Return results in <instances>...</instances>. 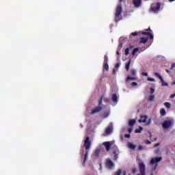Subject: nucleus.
<instances>
[{
	"label": "nucleus",
	"mask_w": 175,
	"mask_h": 175,
	"mask_svg": "<svg viewBox=\"0 0 175 175\" xmlns=\"http://www.w3.org/2000/svg\"><path fill=\"white\" fill-rule=\"evenodd\" d=\"M142 35H145V36H150V39H154V35L151 33L142 32Z\"/></svg>",
	"instance_id": "obj_18"
},
{
	"label": "nucleus",
	"mask_w": 175,
	"mask_h": 175,
	"mask_svg": "<svg viewBox=\"0 0 175 175\" xmlns=\"http://www.w3.org/2000/svg\"><path fill=\"white\" fill-rule=\"evenodd\" d=\"M146 143H147V144H151V142H150V141H146Z\"/></svg>",
	"instance_id": "obj_41"
},
{
	"label": "nucleus",
	"mask_w": 175,
	"mask_h": 175,
	"mask_svg": "<svg viewBox=\"0 0 175 175\" xmlns=\"http://www.w3.org/2000/svg\"><path fill=\"white\" fill-rule=\"evenodd\" d=\"M138 122L141 123L142 122L143 124H145V125H150V124H151V119L148 118L147 116H141Z\"/></svg>",
	"instance_id": "obj_3"
},
{
	"label": "nucleus",
	"mask_w": 175,
	"mask_h": 175,
	"mask_svg": "<svg viewBox=\"0 0 175 175\" xmlns=\"http://www.w3.org/2000/svg\"><path fill=\"white\" fill-rule=\"evenodd\" d=\"M154 98H155V96H154V95H150L149 97H148V100L150 101V102H152V100H154Z\"/></svg>",
	"instance_id": "obj_26"
},
{
	"label": "nucleus",
	"mask_w": 175,
	"mask_h": 175,
	"mask_svg": "<svg viewBox=\"0 0 175 175\" xmlns=\"http://www.w3.org/2000/svg\"><path fill=\"white\" fill-rule=\"evenodd\" d=\"M140 50V48H135L133 49V54H136Z\"/></svg>",
	"instance_id": "obj_28"
},
{
	"label": "nucleus",
	"mask_w": 175,
	"mask_h": 175,
	"mask_svg": "<svg viewBox=\"0 0 175 175\" xmlns=\"http://www.w3.org/2000/svg\"><path fill=\"white\" fill-rule=\"evenodd\" d=\"M142 76H145L146 77H148V72H143L142 73Z\"/></svg>",
	"instance_id": "obj_33"
},
{
	"label": "nucleus",
	"mask_w": 175,
	"mask_h": 175,
	"mask_svg": "<svg viewBox=\"0 0 175 175\" xmlns=\"http://www.w3.org/2000/svg\"><path fill=\"white\" fill-rule=\"evenodd\" d=\"M147 40H148V37H142L140 39V43H143L144 44L147 43Z\"/></svg>",
	"instance_id": "obj_17"
},
{
	"label": "nucleus",
	"mask_w": 175,
	"mask_h": 175,
	"mask_svg": "<svg viewBox=\"0 0 175 175\" xmlns=\"http://www.w3.org/2000/svg\"><path fill=\"white\" fill-rule=\"evenodd\" d=\"M116 53L118 54V55H120V52L117 51Z\"/></svg>",
	"instance_id": "obj_45"
},
{
	"label": "nucleus",
	"mask_w": 175,
	"mask_h": 175,
	"mask_svg": "<svg viewBox=\"0 0 175 175\" xmlns=\"http://www.w3.org/2000/svg\"><path fill=\"white\" fill-rule=\"evenodd\" d=\"M120 66H121V63H118L116 66H115V68L113 70V73L114 75H116V73H117V70H118V68H120Z\"/></svg>",
	"instance_id": "obj_16"
},
{
	"label": "nucleus",
	"mask_w": 175,
	"mask_h": 175,
	"mask_svg": "<svg viewBox=\"0 0 175 175\" xmlns=\"http://www.w3.org/2000/svg\"><path fill=\"white\" fill-rule=\"evenodd\" d=\"M131 85H132L133 87H136V86L137 85V83H136V82H133V83H131Z\"/></svg>",
	"instance_id": "obj_34"
},
{
	"label": "nucleus",
	"mask_w": 175,
	"mask_h": 175,
	"mask_svg": "<svg viewBox=\"0 0 175 175\" xmlns=\"http://www.w3.org/2000/svg\"><path fill=\"white\" fill-rule=\"evenodd\" d=\"M147 81H150L151 83H155V79L150 77H147Z\"/></svg>",
	"instance_id": "obj_24"
},
{
	"label": "nucleus",
	"mask_w": 175,
	"mask_h": 175,
	"mask_svg": "<svg viewBox=\"0 0 175 175\" xmlns=\"http://www.w3.org/2000/svg\"><path fill=\"white\" fill-rule=\"evenodd\" d=\"M137 35V32H133L130 36V39H132V36H136Z\"/></svg>",
	"instance_id": "obj_29"
},
{
	"label": "nucleus",
	"mask_w": 175,
	"mask_h": 175,
	"mask_svg": "<svg viewBox=\"0 0 175 175\" xmlns=\"http://www.w3.org/2000/svg\"><path fill=\"white\" fill-rule=\"evenodd\" d=\"M100 152V150L97 148L96 150H95V155H99V153Z\"/></svg>",
	"instance_id": "obj_30"
},
{
	"label": "nucleus",
	"mask_w": 175,
	"mask_h": 175,
	"mask_svg": "<svg viewBox=\"0 0 175 175\" xmlns=\"http://www.w3.org/2000/svg\"><path fill=\"white\" fill-rule=\"evenodd\" d=\"M135 170H133V173H135Z\"/></svg>",
	"instance_id": "obj_49"
},
{
	"label": "nucleus",
	"mask_w": 175,
	"mask_h": 175,
	"mask_svg": "<svg viewBox=\"0 0 175 175\" xmlns=\"http://www.w3.org/2000/svg\"><path fill=\"white\" fill-rule=\"evenodd\" d=\"M162 160L161 157H154L150 161V165L154 166V170L157 169V166H158V162H161Z\"/></svg>",
	"instance_id": "obj_5"
},
{
	"label": "nucleus",
	"mask_w": 175,
	"mask_h": 175,
	"mask_svg": "<svg viewBox=\"0 0 175 175\" xmlns=\"http://www.w3.org/2000/svg\"><path fill=\"white\" fill-rule=\"evenodd\" d=\"M121 12H122V7H121V5H118L115 14V18L116 21H120V20L122 18V16H121Z\"/></svg>",
	"instance_id": "obj_2"
},
{
	"label": "nucleus",
	"mask_w": 175,
	"mask_h": 175,
	"mask_svg": "<svg viewBox=\"0 0 175 175\" xmlns=\"http://www.w3.org/2000/svg\"><path fill=\"white\" fill-rule=\"evenodd\" d=\"M104 69L105 70H109V64H107V56L104 57Z\"/></svg>",
	"instance_id": "obj_12"
},
{
	"label": "nucleus",
	"mask_w": 175,
	"mask_h": 175,
	"mask_svg": "<svg viewBox=\"0 0 175 175\" xmlns=\"http://www.w3.org/2000/svg\"><path fill=\"white\" fill-rule=\"evenodd\" d=\"M159 8H161V5H159V3H154L151 5L150 10H152V12H154V13H157V12L159 10Z\"/></svg>",
	"instance_id": "obj_7"
},
{
	"label": "nucleus",
	"mask_w": 175,
	"mask_h": 175,
	"mask_svg": "<svg viewBox=\"0 0 175 175\" xmlns=\"http://www.w3.org/2000/svg\"><path fill=\"white\" fill-rule=\"evenodd\" d=\"M111 99L114 102L115 105H117V103L118 102V97L117 96V94H113L111 96Z\"/></svg>",
	"instance_id": "obj_14"
},
{
	"label": "nucleus",
	"mask_w": 175,
	"mask_h": 175,
	"mask_svg": "<svg viewBox=\"0 0 175 175\" xmlns=\"http://www.w3.org/2000/svg\"><path fill=\"white\" fill-rule=\"evenodd\" d=\"M136 75H137L136 70H131L130 75L127 77L126 81H135V80H136Z\"/></svg>",
	"instance_id": "obj_1"
},
{
	"label": "nucleus",
	"mask_w": 175,
	"mask_h": 175,
	"mask_svg": "<svg viewBox=\"0 0 175 175\" xmlns=\"http://www.w3.org/2000/svg\"><path fill=\"white\" fill-rule=\"evenodd\" d=\"M124 54L128 55L129 54V49L126 48L124 51Z\"/></svg>",
	"instance_id": "obj_32"
},
{
	"label": "nucleus",
	"mask_w": 175,
	"mask_h": 175,
	"mask_svg": "<svg viewBox=\"0 0 175 175\" xmlns=\"http://www.w3.org/2000/svg\"><path fill=\"white\" fill-rule=\"evenodd\" d=\"M143 131V127L139 126L138 129H135V133H141Z\"/></svg>",
	"instance_id": "obj_23"
},
{
	"label": "nucleus",
	"mask_w": 175,
	"mask_h": 175,
	"mask_svg": "<svg viewBox=\"0 0 175 175\" xmlns=\"http://www.w3.org/2000/svg\"><path fill=\"white\" fill-rule=\"evenodd\" d=\"M129 66H131V60L126 64L125 68L126 70H129Z\"/></svg>",
	"instance_id": "obj_27"
},
{
	"label": "nucleus",
	"mask_w": 175,
	"mask_h": 175,
	"mask_svg": "<svg viewBox=\"0 0 175 175\" xmlns=\"http://www.w3.org/2000/svg\"><path fill=\"white\" fill-rule=\"evenodd\" d=\"M136 122V120H131L129 122V126H133L135 125V123Z\"/></svg>",
	"instance_id": "obj_22"
},
{
	"label": "nucleus",
	"mask_w": 175,
	"mask_h": 175,
	"mask_svg": "<svg viewBox=\"0 0 175 175\" xmlns=\"http://www.w3.org/2000/svg\"><path fill=\"white\" fill-rule=\"evenodd\" d=\"M154 75L156 77H158V78L159 79V80H160L161 82V85H162L163 87H167V85H169L167 84V83H166V82L165 81V79H163V77H162L161 76V73H159V72H154Z\"/></svg>",
	"instance_id": "obj_6"
},
{
	"label": "nucleus",
	"mask_w": 175,
	"mask_h": 175,
	"mask_svg": "<svg viewBox=\"0 0 175 175\" xmlns=\"http://www.w3.org/2000/svg\"><path fill=\"white\" fill-rule=\"evenodd\" d=\"M138 150H143V146H139L138 148Z\"/></svg>",
	"instance_id": "obj_39"
},
{
	"label": "nucleus",
	"mask_w": 175,
	"mask_h": 175,
	"mask_svg": "<svg viewBox=\"0 0 175 175\" xmlns=\"http://www.w3.org/2000/svg\"><path fill=\"white\" fill-rule=\"evenodd\" d=\"M174 97H175V94H172V95L170 96V98H174Z\"/></svg>",
	"instance_id": "obj_40"
},
{
	"label": "nucleus",
	"mask_w": 175,
	"mask_h": 175,
	"mask_svg": "<svg viewBox=\"0 0 175 175\" xmlns=\"http://www.w3.org/2000/svg\"><path fill=\"white\" fill-rule=\"evenodd\" d=\"M172 84H174H174H175V81H174V82H173V83H172Z\"/></svg>",
	"instance_id": "obj_48"
},
{
	"label": "nucleus",
	"mask_w": 175,
	"mask_h": 175,
	"mask_svg": "<svg viewBox=\"0 0 175 175\" xmlns=\"http://www.w3.org/2000/svg\"><path fill=\"white\" fill-rule=\"evenodd\" d=\"M113 155L114 159H117L118 158V148H116L114 150V152L113 153Z\"/></svg>",
	"instance_id": "obj_19"
},
{
	"label": "nucleus",
	"mask_w": 175,
	"mask_h": 175,
	"mask_svg": "<svg viewBox=\"0 0 175 175\" xmlns=\"http://www.w3.org/2000/svg\"><path fill=\"white\" fill-rule=\"evenodd\" d=\"M157 146H159V144H156L154 147H157Z\"/></svg>",
	"instance_id": "obj_44"
},
{
	"label": "nucleus",
	"mask_w": 175,
	"mask_h": 175,
	"mask_svg": "<svg viewBox=\"0 0 175 175\" xmlns=\"http://www.w3.org/2000/svg\"><path fill=\"white\" fill-rule=\"evenodd\" d=\"M150 94H154V92H155V90L152 88H150Z\"/></svg>",
	"instance_id": "obj_35"
},
{
	"label": "nucleus",
	"mask_w": 175,
	"mask_h": 175,
	"mask_svg": "<svg viewBox=\"0 0 175 175\" xmlns=\"http://www.w3.org/2000/svg\"><path fill=\"white\" fill-rule=\"evenodd\" d=\"M170 1V2H173V1H174V0H169Z\"/></svg>",
	"instance_id": "obj_46"
},
{
	"label": "nucleus",
	"mask_w": 175,
	"mask_h": 175,
	"mask_svg": "<svg viewBox=\"0 0 175 175\" xmlns=\"http://www.w3.org/2000/svg\"><path fill=\"white\" fill-rule=\"evenodd\" d=\"M133 5L135 8H139L142 6V0H133Z\"/></svg>",
	"instance_id": "obj_11"
},
{
	"label": "nucleus",
	"mask_w": 175,
	"mask_h": 175,
	"mask_svg": "<svg viewBox=\"0 0 175 175\" xmlns=\"http://www.w3.org/2000/svg\"><path fill=\"white\" fill-rule=\"evenodd\" d=\"M120 47H122V44H120Z\"/></svg>",
	"instance_id": "obj_47"
},
{
	"label": "nucleus",
	"mask_w": 175,
	"mask_h": 175,
	"mask_svg": "<svg viewBox=\"0 0 175 175\" xmlns=\"http://www.w3.org/2000/svg\"><path fill=\"white\" fill-rule=\"evenodd\" d=\"M127 147L128 148H130V150H135V148H136V146L133 144L132 142H128Z\"/></svg>",
	"instance_id": "obj_13"
},
{
	"label": "nucleus",
	"mask_w": 175,
	"mask_h": 175,
	"mask_svg": "<svg viewBox=\"0 0 175 175\" xmlns=\"http://www.w3.org/2000/svg\"><path fill=\"white\" fill-rule=\"evenodd\" d=\"M164 105H165V107H167V109H170L171 105L169 103H165Z\"/></svg>",
	"instance_id": "obj_31"
},
{
	"label": "nucleus",
	"mask_w": 175,
	"mask_h": 175,
	"mask_svg": "<svg viewBox=\"0 0 175 175\" xmlns=\"http://www.w3.org/2000/svg\"><path fill=\"white\" fill-rule=\"evenodd\" d=\"M84 147L86 150H88L91 147V141H90V137H87L84 142Z\"/></svg>",
	"instance_id": "obj_8"
},
{
	"label": "nucleus",
	"mask_w": 175,
	"mask_h": 175,
	"mask_svg": "<svg viewBox=\"0 0 175 175\" xmlns=\"http://www.w3.org/2000/svg\"><path fill=\"white\" fill-rule=\"evenodd\" d=\"M126 174V172L124 170L121 171V170H118V172H116V175H125Z\"/></svg>",
	"instance_id": "obj_21"
},
{
	"label": "nucleus",
	"mask_w": 175,
	"mask_h": 175,
	"mask_svg": "<svg viewBox=\"0 0 175 175\" xmlns=\"http://www.w3.org/2000/svg\"><path fill=\"white\" fill-rule=\"evenodd\" d=\"M125 137H131V135H129V134H126V135H125Z\"/></svg>",
	"instance_id": "obj_38"
},
{
	"label": "nucleus",
	"mask_w": 175,
	"mask_h": 175,
	"mask_svg": "<svg viewBox=\"0 0 175 175\" xmlns=\"http://www.w3.org/2000/svg\"><path fill=\"white\" fill-rule=\"evenodd\" d=\"M101 109L102 108L100 107V106H99L98 107L93 109V111H92V114H95L96 113H98V111H100Z\"/></svg>",
	"instance_id": "obj_20"
},
{
	"label": "nucleus",
	"mask_w": 175,
	"mask_h": 175,
	"mask_svg": "<svg viewBox=\"0 0 175 175\" xmlns=\"http://www.w3.org/2000/svg\"><path fill=\"white\" fill-rule=\"evenodd\" d=\"M113 144L114 142H106L103 143V146H105L107 151H109V150H110L111 146H113Z\"/></svg>",
	"instance_id": "obj_9"
},
{
	"label": "nucleus",
	"mask_w": 175,
	"mask_h": 175,
	"mask_svg": "<svg viewBox=\"0 0 175 175\" xmlns=\"http://www.w3.org/2000/svg\"><path fill=\"white\" fill-rule=\"evenodd\" d=\"M165 72H167V73H170L168 70H165Z\"/></svg>",
	"instance_id": "obj_43"
},
{
	"label": "nucleus",
	"mask_w": 175,
	"mask_h": 175,
	"mask_svg": "<svg viewBox=\"0 0 175 175\" xmlns=\"http://www.w3.org/2000/svg\"><path fill=\"white\" fill-rule=\"evenodd\" d=\"M87 158H88V156H87V154H85V158H84V161H83V165H84V163H85V161H87Z\"/></svg>",
	"instance_id": "obj_36"
},
{
	"label": "nucleus",
	"mask_w": 175,
	"mask_h": 175,
	"mask_svg": "<svg viewBox=\"0 0 175 175\" xmlns=\"http://www.w3.org/2000/svg\"><path fill=\"white\" fill-rule=\"evenodd\" d=\"M174 124V120L170 119L163 122L162 126L164 129H169Z\"/></svg>",
	"instance_id": "obj_4"
},
{
	"label": "nucleus",
	"mask_w": 175,
	"mask_h": 175,
	"mask_svg": "<svg viewBox=\"0 0 175 175\" xmlns=\"http://www.w3.org/2000/svg\"><path fill=\"white\" fill-rule=\"evenodd\" d=\"M129 131L131 133V132H132V129H129Z\"/></svg>",
	"instance_id": "obj_42"
},
{
	"label": "nucleus",
	"mask_w": 175,
	"mask_h": 175,
	"mask_svg": "<svg viewBox=\"0 0 175 175\" xmlns=\"http://www.w3.org/2000/svg\"><path fill=\"white\" fill-rule=\"evenodd\" d=\"M160 113L161 116H166V111L165 110V109H161L160 110Z\"/></svg>",
	"instance_id": "obj_25"
},
{
	"label": "nucleus",
	"mask_w": 175,
	"mask_h": 175,
	"mask_svg": "<svg viewBox=\"0 0 175 175\" xmlns=\"http://www.w3.org/2000/svg\"><path fill=\"white\" fill-rule=\"evenodd\" d=\"M148 31H150V28L148 29Z\"/></svg>",
	"instance_id": "obj_50"
},
{
	"label": "nucleus",
	"mask_w": 175,
	"mask_h": 175,
	"mask_svg": "<svg viewBox=\"0 0 175 175\" xmlns=\"http://www.w3.org/2000/svg\"><path fill=\"white\" fill-rule=\"evenodd\" d=\"M174 68H175V63L172 64L171 69H173Z\"/></svg>",
	"instance_id": "obj_37"
},
{
	"label": "nucleus",
	"mask_w": 175,
	"mask_h": 175,
	"mask_svg": "<svg viewBox=\"0 0 175 175\" xmlns=\"http://www.w3.org/2000/svg\"><path fill=\"white\" fill-rule=\"evenodd\" d=\"M105 132L107 135H110V133H111V132H113V126H108L106 129Z\"/></svg>",
	"instance_id": "obj_15"
},
{
	"label": "nucleus",
	"mask_w": 175,
	"mask_h": 175,
	"mask_svg": "<svg viewBox=\"0 0 175 175\" xmlns=\"http://www.w3.org/2000/svg\"><path fill=\"white\" fill-rule=\"evenodd\" d=\"M106 166L108 169H113L114 167V163L111 161L110 159H107L106 161Z\"/></svg>",
	"instance_id": "obj_10"
}]
</instances>
